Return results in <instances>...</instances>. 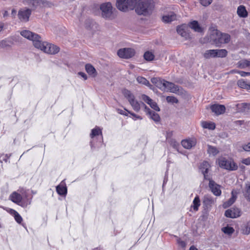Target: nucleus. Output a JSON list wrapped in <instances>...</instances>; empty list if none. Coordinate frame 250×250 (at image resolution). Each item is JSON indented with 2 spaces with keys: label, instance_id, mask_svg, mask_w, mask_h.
I'll return each instance as SVG.
<instances>
[{
  "label": "nucleus",
  "instance_id": "39",
  "mask_svg": "<svg viewBox=\"0 0 250 250\" xmlns=\"http://www.w3.org/2000/svg\"><path fill=\"white\" fill-rule=\"evenodd\" d=\"M222 231L225 234L231 235L234 232V229L229 226H227L222 228Z\"/></svg>",
  "mask_w": 250,
  "mask_h": 250
},
{
  "label": "nucleus",
  "instance_id": "29",
  "mask_svg": "<svg viewBox=\"0 0 250 250\" xmlns=\"http://www.w3.org/2000/svg\"><path fill=\"white\" fill-rule=\"evenodd\" d=\"M238 86L241 88L250 90V83L244 79H240L237 81Z\"/></svg>",
  "mask_w": 250,
  "mask_h": 250
},
{
  "label": "nucleus",
  "instance_id": "23",
  "mask_svg": "<svg viewBox=\"0 0 250 250\" xmlns=\"http://www.w3.org/2000/svg\"><path fill=\"white\" fill-rule=\"evenodd\" d=\"M8 212L14 216L15 221L19 224H21L23 219L20 214L15 210L10 208L9 209Z\"/></svg>",
  "mask_w": 250,
  "mask_h": 250
},
{
  "label": "nucleus",
  "instance_id": "8",
  "mask_svg": "<svg viewBox=\"0 0 250 250\" xmlns=\"http://www.w3.org/2000/svg\"><path fill=\"white\" fill-rule=\"evenodd\" d=\"M218 165L222 168L230 170H235L237 169V165L233 161H229L225 158L218 159Z\"/></svg>",
  "mask_w": 250,
  "mask_h": 250
},
{
  "label": "nucleus",
  "instance_id": "50",
  "mask_svg": "<svg viewBox=\"0 0 250 250\" xmlns=\"http://www.w3.org/2000/svg\"><path fill=\"white\" fill-rule=\"evenodd\" d=\"M126 111H127V112L129 114H130L131 116H132L133 117H134L135 118V119H134V120H136L137 119L142 120L143 119L141 116L138 115L133 112H130L128 110H126Z\"/></svg>",
  "mask_w": 250,
  "mask_h": 250
},
{
  "label": "nucleus",
  "instance_id": "27",
  "mask_svg": "<svg viewBox=\"0 0 250 250\" xmlns=\"http://www.w3.org/2000/svg\"><path fill=\"white\" fill-rule=\"evenodd\" d=\"M142 102H139L137 100L135 99L133 101H131L129 104L131 105L133 109L136 112H139L141 109V106H143L142 104Z\"/></svg>",
  "mask_w": 250,
  "mask_h": 250
},
{
  "label": "nucleus",
  "instance_id": "6",
  "mask_svg": "<svg viewBox=\"0 0 250 250\" xmlns=\"http://www.w3.org/2000/svg\"><path fill=\"white\" fill-rule=\"evenodd\" d=\"M135 0H117V8L123 12H127L134 9Z\"/></svg>",
  "mask_w": 250,
  "mask_h": 250
},
{
  "label": "nucleus",
  "instance_id": "25",
  "mask_svg": "<svg viewBox=\"0 0 250 250\" xmlns=\"http://www.w3.org/2000/svg\"><path fill=\"white\" fill-rule=\"evenodd\" d=\"M176 19V15L173 12L170 14L164 15L162 17V20L164 22L168 23L175 21Z\"/></svg>",
  "mask_w": 250,
  "mask_h": 250
},
{
  "label": "nucleus",
  "instance_id": "9",
  "mask_svg": "<svg viewBox=\"0 0 250 250\" xmlns=\"http://www.w3.org/2000/svg\"><path fill=\"white\" fill-rule=\"evenodd\" d=\"M135 54V51L131 48H123L117 51L118 56L122 59H128L133 57Z\"/></svg>",
  "mask_w": 250,
  "mask_h": 250
},
{
  "label": "nucleus",
  "instance_id": "16",
  "mask_svg": "<svg viewBox=\"0 0 250 250\" xmlns=\"http://www.w3.org/2000/svg\"><path fill=\"white\" fill-rule=\"evenodd\" d=\"M210 108L212 112L217 115L223 114L226 110V107L224 105L218 104L211 105Z\"/></svg>",
  "mask_w": 250,
  "mask_h": 250
},
{
  "label": "nucleus",
  "instance_id": "36",
  "mask_svg": "<svg viewBox=\"0 0 250 250\" xmlns=\"http://www.w3.org/2000/svg\"><path fill=\"white\" fill-rule=\"evenodd\" d=\"M228 55V51L225 49H216V57L224 58Z\"/></svg>",
  "mask_w": 250,
  "mask_h": 250
},
{
  "label": "nucleus",
  "instance_id": "63",
  "mask_svg": "<svg viewBox=\"0 0 250 250\" xmlns=\"http://www.w3.org/2000/svg\"><path fill=\"white\" fill-rule=\"evenodd\" d=\"M249 76H250V74H249Z\"/></svg>",
  "mask_w": 250,
  "mask_h": 250
},
{
  "label": "nucleus",
  "instance_id": "10",
  "mask_svg": "<svg viewBox=\"0 0 250 250\" xmlns=\"http://www.w3.org/2000/svg\"><path fill=\"white\" fill-rule=\"evenodd\" d=\"M32 13V9L24 8L19 10L18 16L19 20L22 22H27Z\"/></svg>",
  "mask_w": 250,
  "mask_h": 250
},
{
  "label": "nucleus",
  "instance_id": "5",
  "mask_svg": "<svg viewBox=\"0 0 250 250\" xmlns=\"http://www.w3.org/2000/svg\"><path fill=\"white\" fill-rule=\"evenodd\" d=\"M39 46L36 48L49 54H57L60 50V48L57 45L45 42H42L41 39L40 41Z\"/></svg>",
  "mask_w": 250,
  "mask_h": 250
},
{
  "label": "nucleus",
  "instance_id": "31",
  "mask_svg": "<svg viewBox=\"0 0 250 250\" xmlns=\"http://www.w3.org/2000/svg\"><path fill=\"white\" fill-rule=\"evenodd\" d=\"M207 152L209 154V155H212L213 156H215L219 153V150L217 149L216 147L208 145Z\"/></svg>",
  "mask_w": 250,
  "mask_h": 250
},
{
  "label": "nucleus",
  "instance_id": "34",
  "mask_svg": "<svg viewBox=\"0 0 250 250\" xmlns=\"http://www.w3.org/2000/svg\"><path fill=\"white\" fill-rule=\"evenodd\" d=\"M205 59H208L211 58L216 57V49H210L205 51L203 54Z\"/></svg>",
  "mask_w": 250,
  "mask_h": 250
},
{
  "label": "nucleus",
  "instance_id": "43",
  "mask_svg": "<svg viewBox=\"0 0 250 250\" xmlns=\"http://www.w3.org/2000/svg\"><path fill=\"white\" fill-rule=\"evenodd\" d=\"M244 195L247 199L250 202V184L246 185Z\"/></svg>",
  "mask_w": 250,
  "mask_h": 250
},
{
  "label": "nucleus",
  "instance_id": "20",
  "mask_svg": "<svg viewBox=\"0 0 250 250\" xmlns=\"http://www.w3.org/2000/svg\"><path fill=\"white\" fill-rule=\"evenodd\" d=\"M23 3L35 10L41 5L42 0H23Z\"/></svg>",
  "mask_w": 250,
  "mask_h": 250
},
{
  "label": "nucleus",
  "instance_id": "7",
  "mask_svg": "<svg viewBox=\"0 0 250 250\" xmlns=\"http://www.w3.org/2000/svg\"><path fill=\"white\" fill-rule=\"evenodd\" d=\"M21 34L23 37L32 41L35 47L40 46L39 43L41 37L39 35L26 30L22 31L21 32Z\"/></svg>",
  "mask_w": 250,
  "mask_h": 250
},
{
  "label": "nucleus",
  "instance_id": "18",
  "mask_svg": "<svg viewBox=\"0 0 250 250\" xmlns=\"http://www.w3.org/2000/svg\"><path fill=\"white\" fill-rule=\"evenodd\" d=\"M188 26L194 31L198 33H202L204 29L202 27L197 21H192L189 22Z\"/></svg>",
  "mask_w": 250,
  "mask_h": 250
},
{
  "label": "nucleus",
  "instance_id": "59",
  "mask_svg": "<svg viewBox=\"0 0 250 250\" xmlns=\"http://www.w3.org/2000/svg\"><path fill=\"white\" fill-rule=\"evenodd\" d=\"M16 10H15V9H13V10H12V14H16Z\"/></svg>",
  "mask_w": 250,
  "mask_h": 250
},
{
  "label": "nucleus",
  "instance_id": "55",
  "mask_svg": "<svg viewBox=\"0 0 250 250\" xmlns=\"http://www.w3.org/2000/svg\"><path fill=\"white\" fill-rule=\"evenodd\" d=\"M178 242L182 247H185L186 246V243L184 241L179 240Z\"/></svg>",
  "mask_w": 250,
  "mask_h": 250
},
{
  "label": "nucleus",
  "instance_id": "53",
  "mask_svg": "<svg viewBox=\"0 0 250 250\" xmlns=\"http://www.w3.org/2000/svg\"><path fill=\"white\" fill-rule=\"evenodd\" d=\"M242 163L246 165H250V157L243 159Z\"/></svg>",
  "mask_w": 250,
  "mask_h": 250
},
{
  "label": "nucleus",
  "instance_id": "28",
  "mask_svg": "<svg viewBox=\"0 0 250 250\" xmlns=\"http://www.w3.org/2000/svg\"><path fill=\"white\" fill-rule=\"evenodd\" d=\"M85 68L86 72L93 77L96 76L97 74L95 68L90 64H86L85 66Z\"/></svg>",
  "mask_w": 250,
  "mask_h": 250
},
{
  "label": "nucleus",
  "instance_id": "17",
  "mask_svg": "<svg viewBox=\"0 0 250 250\" xmlns=\"http://www.w3.org/2000/svg\"><path fill=\"white\" fill-rule=\"evenodd\" d=\"M210 167L209 164L207 161L202 162L200 166V169L202 171V173L204 175V179L206 180H209V176L208 175V171Z\"/></svg>",
  "mask_w": 250,
  "mask_h": 250
},
{
  "label": "nucleus",
  "instance_id": "4",
  "mask_svg": "<svg viewBox=\"0 0 250 250\" xmlns=\"http://www.w3.org/2000/svg\"><path fill=\"white\" fill-rule=\"evenodd\" d=\"M100 9L102 11V17L106 20H112L117 16L118 11L113 8L110 2L102 4Z\"/></svg>",
  "mask_w": 250,
  "mask_h": 250
},
{
  "label": "nucleus",
  "instance_id": "26",
  "mask_svg": "<svg viewBox=\"0 0 250 250\" xmlns=\"http://www.w3.org/2000/svg\"><path fill=\"white\" fill-rule=\"evenodd\" d=\"M237 13L241 18H246L248 16V12L244 5H240L237 8Z\"/></svg>",
  "mask_w": 250,
  "mask_h": 250
},
{
  "label": "nucleus",
  "instance_id": "40",
  "mask_svg": "<svg viewBox=\"0 0 250 250\" xmlns=\"http://www.w3.org/2000/svg\"><path fill=\"white\" fill-rule=\"evenodd\" d=\"M144 57L146 60L147 61H151L154 59V55L152 52L150 51H146L145 53Z\"/></svg>",
  "mask_w": 250,
  "mask_h": 250
},
{
  "label": "nucleus",
  "instance_id": "57",
  "mask_svg": "<svg viewBox=\"0 0 250 250\" xmlns=\"http://www.w3.org/2000/svg\"><path fill=\"white\" fill-rule=\"evenodd\" d=\"M90 146H91V149H93L95 146H94V144L93 143V141H91L90 142Z\"/></svg>",
  "mask_w": 250,
  "mask_h": 250
},
{
  "label": "nucleus",
  "instance_id": "12",
  "mask_svg": "<svg viewBox=\"0 0 250 250\" xmlns=\"http://www.w3.org/2000/svg\"><path fill=\"white\" fill-rule=\"evenodd\" d=\"M188 26L186 24H183L177 27V33L187 40L191 38L190 34L188 30Z\"/></svg>",
  "mask_w": 250,
  "mask_h": 250
},
{
  "label": "nucleus",
  "instance_id": "38",
  "mask_svg": "<svg viewBox=\"0 0 250 250\" xmlns=\"http://www.w3.org/2000/svg\"><path fill=\"white\" fill-rule=\"evenodd\" d=\"M242 233L244 234L248 235L250 233V222H247L242 227Z\"/></svg>",
  "mask_w": 250,
  "mask_h": 250
},
{
  "label": "nucleus",
  "instance_id": "35",
  "mask_svg": "<svg viewBox=\"0 0 250 250\" xmlns=\"http://www.w3.org/2000/svg\"><path fill=\"white\" fill-rule=\"evenodd\" d=\"M200 205L201 204L199 197L198 195H196L193 201L191 207L193 208L194 211H197L198 210L199 207H200Z\"/></svg>",
  "mask_w": 250,
  "mask_h": 250
},
{
  "label": "nucleus",
  "instance_id": "15",
  "mask_svg": "<svg viewBox=\"0 0 250 250\" xmlns=\"http://www.w3.org/2000/svg\"><path fill=\"white\" fill-rule=\"evenodd\" d=\"M240 210L238 208H231L225 211V215L227 217L234 218L240 216Z\"/></svg>",
  "mask_w": 250,
  "mask_h": 250
},
{
  "label": "nucleus",
  "instance_id": "52",
  "mask_svg": "<svg viewBox=\"0 0 250 250\" xmlns=\"http://www.w3.org/2000/svg\"><path fill=\"white\" fill-rule=\"evenodd\" d=\"M237 73L240 74L241 77H246L249 76L250 72H247L243 71H236Z\"/></svg>",
  "mask_w": 250,
  "mask_h": 250
},
{
  "label": "nucleus",
  "instance_id": "13",
  "mask_svg": "<svg viewBox=\"0 0 250 250\" xmlns=\"http://www.w3.org/2000/svg\"><path fill=\"white\" fill-rule=\"evenodd\" d=\"M145 108V111L146 114L148 115L150 118L153 120L156 123H158L160 121V117L158 114L155 112L151 110L144 103H142Z\"/></svg>",
  "mask_w": 250,
  "mask_h": 250
},
{
  "label": "nucleus",
  "instance_id": "46",
  "mask_svg": "<svg viewBox=\"0 0 250 250\" xmlns=\"http://www.w3.org/2000/svg\"><path fill=\"white\" fill-rule=\"evenodd\" d=\"M149 105L152 108H153L154 110L156 111H159L160 110L157 103L156 102H153V101H151V102L150 103V104H149Z\"/></svg>",
  "mask_w": 250,
  "mask_h": 250
},
{
  "label": "nucleus",
  "instance_id": "44",
  "mask_svg": "<svg viewBox=\"0 0 250 250\" xmlns=\"http://www.w3.org/2000/svg\"><path fill=\"white\" fill-rule=\"evenodd\" d=\"M167 102L172 104H177L178 103V99L174 96H167L166 97Z\"/></svg>",
  "mask_w": 250,
  "mask_h": 250
},
{
  "label": "nucleus",
  "instance_id": "3",
  "mask_svg": "<svg viewBox=\"0 0 250 250\" xmlns=\"http://www.w3.org/2000/svg\"><path fill=\"white\" fill-rule=\"evenodd\" d=\"M210 36V39L217 46H220L221 44L228 43L230 40L229 34L221 33L217 29L211 30Z\"/></svg>",
  "mask_w": 250,
  "mask_h": 250
},
{
  "label": "nucleus",
  "instance_id": "21",
  "mask_svg": "<svg viewBox=\"0 0 250 250\" xmlns=\"http://www.w3.org/2000/svg\"><path fill=\"white\" fill-rule=\"evenodd\" d=\"M196 142L195 139H186L184 140L181 142V144L182 146L186 148V149H190L192 146H195L196 145Z\"/></svg>",
  "mask_w": 250,
  "mask_h": 250
},
{
  "label": "nucleus",
  "instance_id": "1",
  "mask_svg": "<svg viewBox=\"0 0 250 250\" xmlns=\"http://www.w3.org/2000/svg\"><path fill=\"white\" fill-rule=\"evenodd\" d=\"M154 4L153 0H135V12L140 16H147L152 13Z\"/></svg>",
  "mask_w": 250,
  "mask_h": 250
},
{
  "label": "nucleus",
  "instance_id": "51",
  "mask_svg": "<svg viewBox=\"0 0 250 250\" xmlns=\"http://www.w3.org/2000/svg\"><path fill=\"white\" fill-rule=\"evenodd\" d=\"M242 148L244 151H250V142L247 144H245L242 146Z\"/></svg>",
  "mask_w": 250,
  "mask_h": 250
},
{
  "label": "nucleus",
  "instance_id": "33",
  "mask_svg": "<svg viewBox=\"0 0 250 250\" xmlns=\"http://www.w3.org/2000/svg\"><path fill=\"white\" fill-rule=\"evenodd\" d=\"M99 135L101 136V138L103 139L102 130L99 127L96 126L94 128L92 129L90 136L92 139H93L95 137Z\"/></svg>",
  "mask_w": 250,
  "mask_h": 250
},
{
  "label": "nucleus",
  "instance_id": "47",
  "mask_svg": "<svg viewBox=\"0 0 250 250\" xmlns=\"http://www.w3.org/2000/svg\"><path fill=\"white\" fill-rule=\"evenodd\" d=\"M10 156H11V154H1L0 155V158L2 157L1 161H3L6 163L8 162Z\"/></svg>",
  "mask_w": 250,
  "mask_h": 250
},
{
  "label": "nucleus",
  "instance_id": "62",
  "mask_svg": "<svg viewBox=\"0 0 250 250\" xmlns=\"http://www.w3.org/2000/svg\"><path fill=\"white\" fill-rule=\"evenodd\" d=\"M175 144H177L176 142H175ZM176 146V144H174V146Z\"/></svg>",
  "mask_w": 250,
  "mask_h": 250
},
{
  "label": "nucleus",
  "instance_id": "2",
  "mask_svg": "<svg viewBox=\"0 0 250 250\" xmlns=\"http://www.w3.org/2000/svg\"><path fill=\"white\" fill-rule=\"evenodd\" d=\"M21 193L15 191L10 195V198L14 203L22 208H26L31 204L32 196L29 197L27 190L24 189L21 190Z\"/></svg>",
  "mask_w": 250,
  "mask_h": 250
},
{
  "label": "nucleus",
  "instance_id": "58",
  "mask_svg": "<svg viewBox=\"0 0 250 250\" xmlns=\"http://www.w3.org/2000/svg\"><path fill=\"white\" fill-rule=\"evenodd\" d=\"M240 70H236V69H234V70H232L231 71V72L232 73H237L236 71H239Z\"/></svg>",
  "mask_w": 250,
  "mask_h": 250
},
{
  "label": "nucleus",
  "instance_id": "14",
  "mask_svg": "<svg viewBox=\"0 0 250 250\" xmlns=\"http://www.w3.org/2000/svg\"><path fill=\"white\" fill-rule=\"evenodd\" d=\"M163 91L165 92H170L171 93H177L179 91V87L174 83L167 81Z\"/></svg>",
  "mask_w": 250,
  "mask_h": 250
},
{
  "label": "nucleus",
  "instance_id": "30",
  "mask_svg": "<svg viewBox=\"0 0 250 250\" xmlns=\"http://www.w3.org/2000/svg\"><path fill=\"white\" fill-rule=\"evenodd\" d=\"M236 196L234 195L233 191L231 192V197L228 201L224 203L223 206L224 208H227L230 206L235 201Z\"/></svg>",
  "mask_w": 250,
  "mask_h": 250
},
{
  "label": "nucleus",
  "instance_id": "22",
  "mask_svg": "<svg viewBox=\"0 0 250 250\" xmlns=\"http://www.w3.org/2000/svg\"><path fill=\"white\" fill-rule=\"evenodd\" d=\"M56 191L57 193L62 196H65L67 194V187L65 183L62 182L56 187Z\"/></svg>",
  "mask_w": 250,
  "mask_h": 250
},
{
  "label": "nucleus",
  "instance_id": "49",
  "mask_svg": "<svg viewBox=\"0 0 250 250\" xmlns=\"http://www.w3.org/2000/svg\"><path fill=\"white\" fill-rule=\"evenodd\" d=\"M126 110H127L125 108V110H122L121 109H117V111L119 114L123 115H125L126 116H128V114H129Z\"/></svg>",
  "mask_w": 250,
  "mask_h": 250
},
{
  "label": "nucleus",
  "instance_id": "48",
  "mask_svg": "<svg viewBox=\"0 0 250 250\" xmlns=\"http://www.w3.org/2000/svg\"><path fill=\"white\" fill-rule=\"evenodd\" d=\"M212 0H200V3L204 6H208L211 3Z\"/></svg>",
  "mask_w": 250,
  "mask_h": 250
},
{
  "label": "nucleus",
  "instance_id": "19",
  "mask_svg": "<svg viewBox=\"0 0 250 250\" xmlns=\"http://www.w3.org/2000/svg\"><path fill=\"white\" fill-rule=\"evenodd\" d=\"M151 81L156 87L161 90H163L166 80L160 78H153Z\"/></svg>",
  "mask_w": 250,
  "mask_h": 250
},
{
  "label": "nucleus",
  "instance_id": "37",
  "mask_svg": "<svg viewBox=\"0 0 250 250\" xmlns=\"http://www.w3.org/2000/svg\"><path fill=\"white\" fill-rule=\"evenodd\" d=\"M202 126L204 128L213 130L215 128V124L214 123L204 121L202 122Z\"/></svg>",
  "mask_w": 250,
  "mask_h": 250
},
{
  "label": "nucleus",
  "instance_id": "11",
  "mask_svg": "<svg viewBox=\"0 0 250 250\" xmlns=\"http://www.w3.org/2000/svg\"><path fill=\"white\" fill-rule=\"evenodd\" d=\"M208 180L209 181L208 187L211 192L215 196H220L222 193L220 189V186L216 184L210 178Z\"/></svg>",
  "mask_w": 250,
  "mask_h": 250
},
{
  "label": "nucleus",
  "instance_id": "61",
  "mask_svg": "<svg viewBox=\"0 0 250 250\" xmlns=\"http://www.w3.org/2000/svg\"><path fill=\"white\" fill-rule=\"evenodd\" d=\"M32 192L33 194H35L36 193V192H34L33 191H32Z\"/></svg>",
  "mask_w": 250,
  "mask_h": 250
},
{
  "label": "nucleus",
  "instance_id": "42",
  "mask_svg": "<svg viewBox=\"0 0 250 250\" xmlns=\"http://www.w3.org/2000/svg\"><path fill=\"white\" fill-rule=\"evenodd\" d=\"M137 81L140 83L143 84L145 85H148L149 84V82L146 79L142 76H138L137 79Z\"/></svg>",
  "mask_w": 250,
  "mask_h": 250
},
{
  "label": "nucleus",
  "instance_id": "56",
  "mask_svg": "<svg viewBox=\"0 0 250 250\" xmlns=\"http://www.w3.org/2000/svg\"><path fill=\"white\" fill-rule=\"evenodd\" d=\"M189 250H198L194 246H191L189 248Z\"/></svg>",
  "mask_w": 250,
  "mask_h": 250
},
{
  "label": "nucleus",
  "instance_id": "60",
  "mask_svg": "<svg viewBox=\"0 0 250 250\" xmlns=\"http://www.w3.org/2000/svg\"><path fill=\"white\" fill-rule=\"evenodd\" d=\"M5 42H5V41H2L1 42H0V45H1V44L3 45V43H5Z\"/></svg>",
  "mask_w": 250,
  "mask_h": 250
},
{
  "label": "nucleus",
  "instance_id": "24",
  "mask_svg": "<svg viewBox=\"0 0 250 250\" xmlns=\"http://www.w3.org/2000/svg\"><path fill=\"white\" fill-rule=\"evenodd\" d=\"M122 93L124 97L127 100L129 103H131L135 99L134 94L129 90L126 89H124L122 91Z\"/></svg>",
  "mask_w": 250,
  "mask_h": 250
},
{
  "label": "nucleus",
  "instance_id": "45",
  "mask_svg": "<svg viewBox=\"0 0 250 250\" xmlns=\"http://www.w3.org/2000/svg\"><path fill=\"white\" fill-rule=\"evenodd\" d=\"M142 99L145 102H146V103H147L148 104H150V103L152 101V100L151 99H150L148 96H147L145 94L142 95Z\"/></svg>",
  "mask_w": 250,
  "mask_h": 250
},
{
  "label": "nucleus",
  "instance_id": "54",
  "mask_svg": "<svg viewBox=\"0 0 250 250\" xmlns=\"http://www.w3.org/2000/svg\"><path fill=\"white\" fill-rule=\"evenodd\" d=\"M78 75L83 77L84 80H86L87 79V75L83 72H80L78 73Z\"/></svg>",
  "mask_w": 250,
  "mask_h": 250
},
{
  "label": "nucleus",
  "instance_id": "32",
  "mask_svg": "<svg viewBox=\"0 0 250 250\" xmlns=\"http://www.w3.org/2000/svg\"><path fill=\"white\" fill-rule=\"evenodd\" d=\"M237 67L241 69H244L246 67L250 68V61L248 60H243L239 61L237 63Z\"/></svg>",
  "mask_w": 250,
  "mask_h": 250
},
{
  "label": "nucleus",
  "instance_id": "41",
  "mask_svg": "<svg viewBox=\"0 0 250 250\" xmlns=\"http://www.w3.org/2000/svg\"><path fill=\"white\" fill-rule=\"evenodd\" d=\"M213 203V200L211 198L208 196H205L203 204L204 206L208 207V206H210Z\"/></svg>",
  "mask_w": 250,
  "mask_h": 250
}]
</instances>
